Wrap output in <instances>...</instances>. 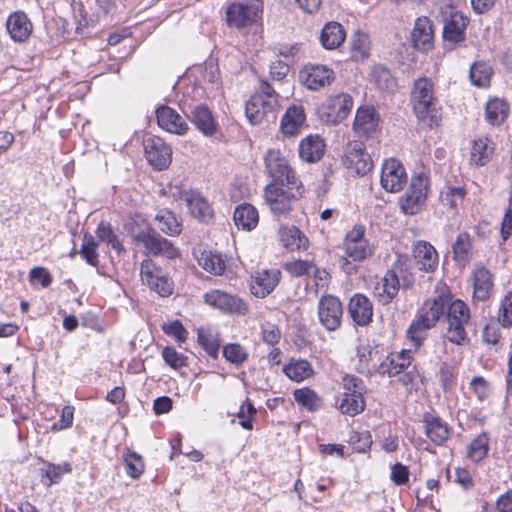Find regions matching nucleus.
<instances>
[{"mask_svg":"<svg viewBox=\"0 0 512 512\" xmlns=\"http://www.w3.org/2000/svg\"><path fill=\"white\" fill-rule=\"evenodd\" d=\"M434 84L431 79L421 77L414 81L410 92V103L418 123L423 129H434L440 125L441 116L433 106Z\"/></svg>","mask_w":512,"mask_h":512,"instance_id":"nucleus-1","label":"nucleus"},{"mask_svg":"<svg viewBox=\"0 0 512 512\" xmlns=\"http://www.w3.org/2000/svg\"><path fill=\"white\" fill-rule=\"evenodd\" d=\"M278 95L266 81H261L258 91L253 94L245 106V113L253 125L271 122L276 119Z\"/></svg>","mask_w":512,"mask_h":512,"instance_id":"nucleus-2","label":"nucleus"},{"mask_svg":"<svg viewBox=\"0 0 512 512\" xmlns=\"http://www.w3.org/2000/svg\"><path fill=\"white\" fill-rule=\"evenodd\" d=\"M445 315V338L453 344L463 345L467 339L466 327L471 319L469 306L461 299L452 298Z\"/></svg>","mask_w":512,"mask_h":512,"instance_id":"nucleus-3","label":"nucleus"},{"mask_svg":"<svg viewBox=\"0 0 512 512\" xmlns=\"http://www.w3.org/2000/svg\"><path fill=\"white\" fill-rule=\"evenodd\" d=\"M265 166L273 180L271 184L287 186L289 189L297 186L295 173L280 151L269 150L265 155Z\"/></svg>","mask_w":512,"mask_h":512,"instance_id":"nucleus-4","label":"nucleus"},{"mask_svg":"<svg viewBox=\"0 0 512 512\" xmlns=\"http://www.w3.org/2000/svg\"><path fill=\"white\" fill-rule=\"evenodd\" d=\"M445 42L457 44L465 40L468 18L450 4L440 7Z\"/></svg>","mask_w":512,"mask_h":512,"instance_id":"nucleus-5","label":"nucleus"},{"mask_svg":"<svg viewBox=\"0 0 512 512\" xmlns=\"http://www.w3.org/2000/svg\"><path fill=\"white\" fill-rule=\"evenodd\" d=\"M428 179L423 174L413 176L409 189L399 199V207L405 215L417 214L427 199Z\"/></svg>","mask_w":512,"mask_h":512,"instance_id":"nucleus-6","label":"nucleus"},{"mask_svg":"<svg viewBox=\"0 0 512 512\" xmlns=\"http://www.w3.org/2000/svg\"><path fill=\"white\" fill-rule=\"evenodd\" d=\"M263 7L260 1L252 3L235 2L226 9V22L230 28L242 29L253 24Z\"/></svg>","mask_w":512,"mask_h":512,"instance_id":"nucleus-7","label":"nucleus"},{"mask_svg":"<svg viewBox=\"0 0 512 512\" xmlns=\"http://www.w3.org/2000/svg\"><path fill=\"white\" fill-rule=\"evenodd\" d=\"M134 245L139 252L147 255L176 256L172 243L154 231H141L134 237Z\"/></svg>","mask_w":512,"mask_h":512,"instance_id":"nucleus-8","label":"nucleus"},{"mask_svg":"<svg viewBox=\"0 0 512 512\" xmlns=\"http://www.w3.org/2000/svg\"><path fill=\"white\" fill-rule=\"evenodd\" d=\"M205 304L220 310L224 314L245 315L248 311L247 304L237 295L214 289L203 296Z\"/></svg>","mask_w":512,"mask_h":512,"instance_id":"nucleus-9","label":"nucleus"},{"mask_svg":"<svg viewBox=\"0 0 512 512\" xmlns=\"http://www.w3.org/2000/svg\"><path fill=\"white\" fill-rule=\"evenodd\" d=\"M141 278L152 290L161 296H168L173 291V283L163 269L152 258H145L141 263Z\"/></svg>","mask_w":512,"mask_h":512,"instance_id":"nucleus-10","label":"nucleus"},{"mask_svg":"<svg viewBox=\"0 0 512 512\" xmlns=\"http://www.w3.org/2000/svg\"><path fill=\"white\" fill-rule=\"evenodd\" d=\"M317 314L320 324L327 331H335L341 325L343 316L342 303L334 295H323L318 301Z\"/></svg>","mask_w":512,"mask_h":512,"instance_id":"nucleus-11","label":"nucleus"},{"mask_svg":"<svg viewBox=\"0 0 512 512\" xmlns=\"http://www.w3.org/2000/svg\"><path fill=\"white\" fill-rule=\"evenodd\" d=\"M342 162L350 173L356 175H364L372 168L371 157L365 152L362 141L348 142Z\"/></svg>","mask_w":512,"mask_h":512,"instance_id":"nucleus-12","label":"nucleus"},{"mask_svg":"<svg viewBox=\"0 0 512 512\" xmlns=\"http://www.w3.org/2000/svg\"><path fill=\"white\" fill-rule=\"evenodd\" d=\"M380 115L373 106H360L353 121L352 130L359 139H369L379 129Z\"/></svg>","mask_w":512,"mask_h":512,"instance_id":"nucleus-13","label":"nucleus"},{"mask_svg":"<svg viewBox=\"0 0 512 512\" xmlns=\"http://www.w3.org/2000/svg\"><path fill=\"white\" fill-rule=\"evenodd\" d=\"M145 157L157 170L166 169L172 160V148L160 137H148L144 140Z\"/></svg>","mask_w":512,"mask_h":512,"instance_id":"nucleus-14","label":"nucleus"},{"mask_svg":"<svg viewBox=\"0 0 512 512\" xmlns=\"http://www.w3.org/2000/svg\"><path fill=\"white\" fill-rule=\"evenodd\" d=\"M435 293V296L425 301L420 312L437 323L446 314L453 295L449 287L442 283L436 286Z\"/></svg>","mask_w":512,"mask_h":512,"instance_id":"nucleus-15","label":"nucleus"},{"mask_svg":"<svg viewBox=\"0 0 512 512\" xmlns=\"http://www.w3.org/2000/svg\"><path fill=\"white\" fill-rule=\"evenodd\" d=\"M172 196L177 199H183L188 207L190 214L199 220H207L212 217V209L207 200L200 193L189 190L182 191L178 187L171 189Z\"/></svg>","mask_w":512,"mask_h":512,"instance_id":"nucleus-16","label":"nucleus"},{"mask_svg":"<svg viewBox=\"0 0 512 512\" xmlns=\"http://www.w3.org/2000/svg\"><path fill=\"white\" fill-rule=\"evenodd\" d=\"M281 272L279 269H263L251 276L250 291L258 297L269 295L279 283Z\"/></svg>","mask_w":512,"mask_h":512,"instance_id":"nucleus-17","label":"nucleus"},{"mask_svg":"<svg viewBox=\"0 0 512 512\" xmlns=\"http://www.w3.org/2000/svg\"><path fill=\"white\" fill-rule=\"evenodd\" d=\"M157 123L163 130L176 134L185 135L189 126L185 119L173 108L161 105L156 109Z\"/></svg>","mask_w":512,"mask_h":512,"instance_id":"nucleus-18","label":"nucleus"},{"mask_svg":"<svg viewBox=\"0 0 512 512\" xmlns=\"http://www.w3.org/2000/svg\"><path fill=\"white\" fill-rule=\"evenodd\" d=\"M301 77L304 85L312 91H317L329 85L335 78L332 69L326 65L319 64L305 66L301 71Z\"/></svg>","mask_w":512,"mask_h":512,"instance_id":"nucleus-19","label":"nucleus"},{"mask_svg":"<svg viewBox=\"0 0 512 512\" xmlns=\"http://www.w3.org/2000/svg\"><path fill=\"white\" fill-rule=\"evenodd\" d=\"M265 199L274 214L281 215L290 211L295 195L276 184H268L265 188Z\"/></svg>","mask_w":512,"mask_h":512,"instance_id":"nucleus-20","label":"nucleus"},{"mask_svg":"<svg viewBox=\"0 0 512 512\" xmlns=\"http://www.w3.org/2000/svg\"><path fill=\"white\" fill-rule=\"evenodd\" d=\"M364 234L365 226L361 224L354 225L352 230L346 234L344 249L347 256H370L372 254V249Z\"/></svg>","mask_w":512,"mask_h":512,"instance_id":"nucleus-21","label":"nucleus"},{"mask_svg":"<svg viewBox=\"0 0 512 512\" xmlns=\"http://www.w3.org/2000/svg\"><path fill=\"white\" fill-rule=\"evenodd\" d=\"M187 118L205 136H212L216 132L217 124L210 109L204 104L189 106Z\"/></svg>","mask_w":512,"mask_h":512,"instance_id":"nucleus-22","label":"nucleus"},{"mask_svg":"<svg viewBox=\"0 0 512 512\" xmlns=\"http://www.w3.org/2000/svg\"><path fill=\"white\" fill-rule=\"evenodd\" d=\"M423 424L426 436L435 444L443 445L450 437V429L438 416L425 413L423 415Z\"/></svg>","mask_w":512,"mask_h":512,"instance_id":"nucleus-23","label":"nucleus"},{"mask_svg":"<svg viewBox=\"0 0 512 512\" xmlns=\"http://www.w3.org/2000/svg\"><path fill=\"white\" fill-rule=\"evenodd\" d=\"M433 26L428 17H419L416 19L412 31V41L414 46L421 51H429L433 47Z\"/></svg>","mask_w":512,"mask_h":512,"instance_id":"nucleus-24","label":"nucleus"},{"mask_svg":"<svg viewBox=\"0 0 512 512\" xmlns=\"http://www.w3.org/2000/svg\"><path fill=\"white\" fill-rule=\"evenodd\" d=\"M407 181L408 176L402 163L394 158L386 159V192L401 191Z\"/></svg>","mask_w":512,"mask_h":512,"instance_id":"nucleus-25","label":"nucleus"},{"mask_svg":"<svg viewBox=\"0 0 512 512\" xmlns=\"http://www.w3.org/2000/svg\"><path fill=\"white\" fill-rule=\"evenodd\" d=\"M6 28L14 41L24 42L32 32V23L25 13L14 12L9 16Z\"/></svg>","mask_w":512,"mask_h":512,"instance_id":"nucleus-26","label":"nucleus"},{"mask_svg":"<svg viewBox=\"0 0 512 512\" xmlns=\"http://www.w3.org/2000/svg\"><path fill=\"white\" fill-rule=\"evenodd\" d=\"M348 310L354 323L359 326H365L372 320V304L362 294H356L350 299Z\"/></svg>","mask_w":512,"mask_h":512,"instance_id":"nucleus-27","label":"nucleus"},{"mask_svg":"<svg viewBox=\"0 0 512 512\" xmlns=\"http://www.w3.org/2000/svg\"><path fill=\"white\" fill-rule=\"evenodd\" d=\"M280 241L287 252H305L308 248V238L296 227H284L279 231Z\"/></svg>","mask_w":512,"mask_h":512,"instance_id":"nucleus-28","label":"nucleus"},{"mask_svg":"<svg viewBox=\"0 0 512 512\" xmlns=\"http://www.w3.org/2000/svg\"><path fill=\"white\" fill-rule=\"evenodd\" d=\"M473 298L476 301H485L490 297L493 289L491 273L484 267L476 268L473 272Z\"/></svg>","mask_w":512,"mask_h":512,"instance_id":"nucleus-29","label":"nucleus"},{"mask_svg":"<svg viewBox=\"0 0 512 512\" xmlns=\"http://www.w3.org/2000/svg\"><path fill=\"white\" fill-rule=\"evenodd\" d=\"M325 150V144L318 135H310L299 144V156L303 161L314 163L319 161Z\"/></svg>","mask_w":512,"mask_h":512,"instance_id":"nucleus-30","label":"nucleus"},{"mask_svg":"<svg viewBox=\"0 0 512 512\" xmlns=\"http://www.w3.org/2000/svg\"><path fill=\"white\" fill-rule=\"evenodd\" d=\"M305 121L302 106H290L281 120V131L286 136H295L299 133Z\"/></svg>","mask_w":512,"mask_h":512,"instance_id":"nucleus-31","label":"nucleus"},{"mask_svg":"<svg viewBox=\"0 0 512 512\" xmlns=\"http://www.w3.org/2000/svg\"><path fill=\"white\" fill-rule=\"evenodd\" d=\"M357 356L359 358V370L361 372L371 373L379 371L384 365L380 351L371 348L369 345L358 347Z\"/></svg>","mask_w":512,"mask_h":512,"instance_id":"nucleus-32","label":"nucleus"},{"mask_svg":"<svg viewBox=\"0 0 512 512\" xmlns=\"http://www.w3.org/2000/svg\"><path fill=\"white\" fill-rule=\"evenodd\" d=\"M435 325L433 320L419 311L407 330V337L418 348L426 338L427 332Z\"/></svg>","mask_w":512,"mask_h":512,"instance_id":"nucleus-33","label":"nucleus"},{"mask_svg":"<svg viewBox=\"0 0 512 512\" xmlns=\"http://www.w3.org/2000/svg\"><path fill=\"white\" fill-rule=\"evenodd\" d=\"M493 153V142L487 137H479L473 141L470 163L476 166H484L491 160Z\"/></svg>","mask_w":512,"mask_h":512,"instance_id":"nucleus-34","label":"nucleus"},{"mask_svg":"<svg viewBox=\"0 0 512 512\" xmlns=\"http://www.w3.org/2000/svg\"><path fill=\"white\" fill-rule=\"evenodd\" d=\"M346 34L338 22L327 23L320 34V42L327 50L338 48L345 40Z\"/></svg>","mask_w":512,"mask_h":512,"instance_id":"nucleus-35","label":"nucleus"},{"mask_svg":"<svg viewBox=\"0 0 512 512\" xmlns=\"http://www.w3.org/2000/svg\"><path fill=\"white\" fill-rule=\"evenodd\" d=\"M233 219L238 228L251 231L257 226L259 215L254 206L251 204H243L235 209Z\"/></svg>","mask_w":512,"mask_h":512,"instance_id":"nucleus-36","label":"nucleus"},{"mask_svg":"<svg viewBox=\"0 0 512 512\" xmlns=\"http://www.w3.org/2000/svg\"><path fill=\"white\" fill-rule=\"evenodd\" d=\"M283 268L293 277H317L320 273L313 261L302 258H293L287 261Z\"/></svg>","mask_w":512,"mask_h":512,"instance_id":"nucleus-37","label":"nucleus"},{"mask_svg":"<svg viewBox=\"0 0 512 512\" xmlns=\"http://www.w3.org/2000/svg\"><path fill=\"white\" fill-rule=\"evenodd\" d=\"M353 107V98L349 94H339L330 100V116H333L332 122L339 123L347 118Z\"/></svg>","mask_w":512,"mask_h":512,"instance_id":"nucleus-38","label":"nucleus"},{"mask_svg":"<svg viewBox=\"0 0 512 512\" xmlns=\"http://www.w3.org/2000/svg\"><path fill=\"white\" fill-rule=\"evenodd\" d=\"M198 342L209 356L217 358L220 348V338L217 330L212 327L199 328Z\"/></svg>","mask_w":512,"mask_h":512,"instance_id":"nucleus-39","label":"nucleus"},{"mask_svg":"<svg viewBox=\"0 0 512 512\" xmlns=\"http://www.w3.org/2000/svg\"><path fill=\"white\" fill-rule=\"evenodd\" d=\"M96 235L100 242L111 247L116 254L120 255L125 252L119 236L115 233L110 223L104 221L100 222L96 230Z\"/></svg>","mask_w":512,"mask_h":512,"instance_id":"nucleus-40","label":"nucleus"},{"mask_svg":"<svg viewBox=\"0 0 512 512\" xmlns=\"http://www.w3.org/2000/svg\"><path fill=\"white\" fill-rule=\"evenodd\" d=\"M509 111L508 104L501 99H491L485 107V118L493 126L500 125L507 118Z\"/></svg>","mask_w":512,"mask_h":512,"instance_id":"nucleus-41","label":"nucleus"},{"mask_svg":"<svg viewBox=\"0 0 512 512\" xmlns=\"http://www.w3.org/2000/svg\"><path fill=\"white\" fill-rule=\"evenodd\" d=\"M339 409L343 414L355 416L361 413L365 408V401L360 392L358 394H351L350 392H343L338 399Z\"/></svg>","mask_w":512,"mask_h":512,"instance_id":"nucleus-42","label":"nucleus"},{"mask_svg":"<svg viewBox=\"0 0 512 512\" xmlns=\"http://www.w3.org/2000/svg\"><path fill=\"white\" fill-rule=\"evenodd\" d=\"M159 229L168 235H179L182 230V224L176 218L175 214L167 209H161L155 215Z\"/></svg>","mask_w":512,"mask_h":512,"instance_id":"nucleus-43","label":"nucleus"},{"mask_svg":"<svg viewBox=\"0 0 512 512\" xmlns=\"http://www.w3.org/2000/svg\"><path fill=\"white\" fill-rule=\"evenodd\" d=\"M283 372L287 377L296 382H301L313 374L311 364L307 360L292 359L287 365L283 367Z\"/></svg>","mask_w":512,"mask_h":512,"instance_id":"nucleus-44","label":"nucleus"},{"mask_svg":"<svg viewBox=\"0 0 512 512\" xmlns=\"http://www.w3.org/2000/svg\"><path fill=\"white\" fill-rule=\"evenodd\" d=\"M492 68L486 62H475L470 68V80L477 87H487L490 84Z\"/></svg>","mask_w":512,"mask_h":512,"instance_id":"nucleus-45","label":"nucleus"},{"mask_svg":"<svg viewBox=\"0 0 512 512\" xmlns=\"http://www.w3.org/2000/svg\"><path fill=\"white\" fill-rule=\"evenodd\" d=\"M293 396L299 405L305 407L309 411H315L322 405L321 398L317 393L309 388L296 389Z\"/></svg>","mask_w":512,"mask_h":512,"instance_id":"nucleus-46","label":"nucleus"},{"mask_svg":"<svg viewBox=\"0 0 512 512\" xmlns=\"http://www.w3.org/2000/svg\"><path fill=\"white\" fill-rule=\"evenodd\" d=\"M72 471L71 464L63 462L61 464L46 463L45 468L42 469V478L46 477L48 486L58 483L62 476Z\"/></svg>","mask_w":512,"mask_h":512,"instance_id":"nucleus-47","label":"nucleus"},{"mask_svg":"<svg viewBox=\"0 0 512 512\" xmlns=\"http://www.w3.org/2000/svg\"><path fill=\"white\" fill-rule=\"evenodd\" d=\"M412 360L410 350H402L398 354H391L389 366L386 368V372L390 376L398 375L403 369L407 368Z\"/></svg>","mask_w":512,"mask_h":512,"instance_id":"nucleus-48","label":"nucleus"},{"mask_svg":"<svg viewBox=\"0 0 512 512\" xmlns=\"http://www.w3.org/2000/svg\"><path fill=\"white\" fill-rule=\"evenodd\" d=\"M488 452V437L486 434H480L477 436L468 446V457L474 461L479 462Z\"/></svg>","mask_w":512,"mask_h":512,"instance_id":"nucleus-49","label":"nucleus"},{"mask_svg":"<svg viewBox=\"0 0 512 512\" xmlns=\"http://www.w3.org/2000/svg\"><path fill=\"white\" fill-rule=\"evenodd\" d=\"M223 356L228 362L241 365L248 359V352L238 343H229L223 347Z\"/></svg>","mask_w":512,"mask_h":512,"instance_id":"nucleus-50","label":"nucleus"},{"mask_svg":"<svg viewBox=\"0 0 512 512\" xmlns=\"http://www.w3.org/2000/svg\"><path fill=\"white\" fill-rule=\"evenodd\" d=\"M127 474L133 479L139 478L145 469L142 456L136 452H128L124 456Z\"/></svg>","mask_w":512,"mask_h":512,"instance_id":"nucleus-51","label":"nucleus"},{"mask_svg":"<svg viewBox=\"0 0 512 512\" xmlns=\"http://www.w3.org/2000/svg\"><path fill=\"white\" fill-rule=\"evenodd\" d=\"M466 191L462 187H449L441 193L442 202L450 208H457L464 200Z\"/></svg>","mask_w":512,"mask_h":512,"instance_id":"nucleus-52","label":"nucleus"},{"mask_svg":"<svg viewBox=\"0 0 512 512\" xmlns=\"http://www.w3.org/2000/svg\"><path fill=\"white\" fill-rule=\"evenodd\" d=\"M162 357L165 363L175 370L187 365V358L171 346H167L162 350Z\"/></svg>","mask_w":512,"mask_h":512,"instance_id":"nucleus-53","label":"nucleus"},{"mask_svg":"<svg viewBox=\"0 0 512 512\" xmlns=\"http://www.w3.org/2000/svg\"><path fill=\"white\" fill-rule=\"evenodd\" d=\"M163 332L171 337H174L178 342H185L188 332L179 320H175L162 325Z\"/></svg>","mask_w":512,"mask_h":512,"instance_id":"nucleus-54","label":"nucleus"},{"mask_svg":"<svg viewBox=\"0 0 512 512\" xmlns=\"http://www.w3.org/2000/svg\"><path fill=\"white\" fill-rule=\"evenodd\" d=\"M498 321L503 327H510L512 325V292H509L501 302Z\"/></svg>","mask_w":512,"mask_h":512,"instance_id":"nucleus-55","label":"nucleus"},{"mask_svg":"<svg viewBox=\"0 0 512 512\" xmlns=\"http://www.w3.org/2000/svg\"><path fill=\"white\" fill-rule=\"evenodd\" d=\"M198 264L214 275H222L226 265L223 258H197Z\"/></svg>","mask_w":512,"mask_h":512,"instance_id":"nucleus-56","label":"nucleus"},{"mask_svg":"<svg viewBox=\"0 0 512 512\" xmlns=\"http://www.w3.org/2000/svg\"><path fill=\"white\" fill-rule=\"evenodd\" d=\"M472 242L468 233H460L453 245V252L455 256L467 255L471 253Z\"/></svg>","mask_w":512,"mask_h":512,"instance_id":"nucleus-57","label":"nucleus"},{"mask_svg":"<svg viewBox=\"0 0 512 512\" xmlns=\"http://www.w3.org/2000/svg\"><path fill=\"white\" fill-rule=\"evenodd\" d=\"M391 480L396 485H403L409 480V469L401 463H396L391 467Z\"/></svg>","mask_w":512,"mask_h":512,"instance_id":"nucleus-58","label":"nucleus"},{"mask_svg":"<svg viewBox=\"0 0 512 512\" xmlns=\"http://www.w3.org/2000/svg\"><path fill=\"white\" fill-rule=\"evenodd\" d=\"M29 276L32 283H40L43 287H48L52 282L50 273L43 267L33 268Z\"/></svg>","mask_w":512,"mask_h":512,"instance_id":"nucleus-59","label":"nucleus"},{"mask_svg":"<svg viewBox=\"0 0 512 512\" xmlns=\"http://www.w3.org/2000/svg\"><path fill=\"white\" fill-rule=\"evenodd\" d=\"M470 388L479 400L485 399L489 393L488 383L481 376L474 377L471 380Z\"/></svg>","mask_w":512,"mask_h":512,"instance_id":"nucleus-60","label":"nucleus"},{"mask_svg":"<svg viewBox=\"0 0 512 512\" xmlns=\"http://www.w3.org/2000/svg\"><path fill=\"white\" fill-rule=\"evenodd\" d=\"M343 388L344 392H350L351 394H362L364 390L363 381L353 375H346L343 377Z\"/></svg>","mask_w":512,"mask_h":512,"instance_id":"nucleus-61","label":"nucleus"},{"mask_svg":"<svg viewBox=\"0 0 512 512\" xmlns=\"http://www.w3.org/2000/svg\"><path fill=\"white\" fill-rule=\"evenodd\" d=\"M501 236L506 240L512 234V198H509L508 206L501 223Z\"/></svg>","mask_w":512,"mask_h":512,"instance_id":"nucleus-62","label":"nucleus"},{"mask_svg":"<svg viewBox=\"0 0 512 512\" xmlns=\"http://www.w3.org/2000/svg\"><path fill=\"white\" fill-rule=\"evenodd\" d=\"M399 278L396 274L395 269L386 274V298L390 300L398 293L399 290Z\"/></svg>","mask_w":512,"mask_h":512,"instance_id":"nucleus-63","label":"nucleus"},{"mask_svg":"<svg viewBox=\"0 0 512 512\" xmlns=\"http://www.w3.org/2000/svg\"><path fill=\"white\" fill-rule=\"evenodd\" d=\"M281 337L279 329L272 324H267L262 328V340L270 345H274L279 342Z\"/></svg>","mask_w":512,"mask_h":512,"instance_id":"nucleus-64","label":"nucleus"}]
</instances>
